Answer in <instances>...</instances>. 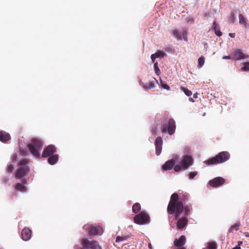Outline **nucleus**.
I'll return each instance as SVG.
<instances>
[{"instance_id": "41", "label": "nucleus", "mask_w": 249, "mask_h": 249, "mask_svg": "<svg viewBox=\"0 0 249 249\" xmlns=\"http://www.w3.org/2000/svg\"><path fill=\"white\" fill-rule=\"evenodd\" d=\"M185 34H186V33H185V32H184L183 33V39H184V40L187 41V36H186V35H185Z\"/></svg>"}, {"instance_id": "27", "label": "nucleus", "mask_w": 249, "mask_h": 249, "mask_svg": "<svg viewBox=\"0 0 249 249\" xmlns=\"http://www.w3.org/2000/svg\"><path fill=\"white\" fill-rule=\"evenodd\" d=\"M213 25L214 26V30L215 31V33L216 36H222V32L219 30V29H217L216 27V23L215 22L213 23Z\"/></svg>"}, {"instance_id": "16", "label": "nucleus", "mask_w": 249, "mask_h": 249, "mask_svg": "<svg viewBox=\"0 0 249 249\" xmlns=\"http://www.w3.org/2000/svg\"><path fill=\"white\" fill-rule=\"evenodd\" d=\"M175 161L174 159H171L165 162L162 166V168L164 170H171L174 166H175Z\"/></svg>"}, {"instance_id": "26", "label": "nucleus", "mask_w": 249, "mask_h": 249, "mask_svg": "<svg viewBox=\"0 0 249 249\" xmlns=\"http://www.w3.org/2000/svg\"><path fill=\"white\" fill-rule=\"evenodd\" d=\"M205 58L203 56H201L198 59V67L201 68L204 64Z\"/></svg>"}, {"instance_id": "2", "label": "nucleus", "mask_w": 249, "mask_h": 249, "mask_svg": "<svg viewBox=\"0 0 249 249\" xmlns=\"http://www.w3.org/2000/svg\"><path fill=\"white\" fill-rule=\"evenodd\" d=\"M44 145L43 141L38 138H33L31 142L27 144V148L31 154L36 158L40 157V151Z\"/></svg>"}, {"instance_id": "44", "label": "nucleus", "mask_w": 249, "mask_h": 249, "mask_svg": "<svg viewBox=\"0 0 249 249\" xmlns=\"http://www.w3.org/2000/svg\"><path fill=\"white\" fill-rule=\"evenodd\" d=\"M198 93L197 92L195 93L193 95V97L194 98H197Z\"/></svg>"}, {"instance_id": "21", "label": "nucleus", "mask_w": 249, "mask_h": 249, "mask_svg": "<svg viewBox=\"0 0 249 249\" xmlns=\"http://www.w3.org/2000/svg\"><path fill=\"white\" fill-rule=\"evenodd\" d=\"M155 81L158 82L157 80L155 78H153L152 81H149L145 84L144 87L147 89H151L154 88L155 87L154 83Z\"/></svg>"}, {"instance_id": "11", "label": "nucleus", "mask_w": 249, "mask_h": 249, "mask_svg": "<svg viewBox=\"0 0 249 249\" xmlns=\"http://www.w3.org/2000/svg\"><path fill=\"white\" fill-rule=\"evenodd\" d=\"M56 151V148L55 146L53 145L50 144L44 148L42 154V157L43 158H47L53 155V154Z\"/></svg>"}, {"instance_id": "1", "label": "nucleus", "mask_w": 249, "mask_h": 249, "mask_svg": "<svg viewBox=\"0 0 249 249\" xmlns=\"http://www.w3.org/2000/svg\"><path fill=\"white\" fill-rule=\"evenodd\" d=\"M179 194V196L177 193H174L171 195L167 208L168 213L169 214H175L176 219L179 218L183 211V201L187 200L189 197L188 194L186 192H182Z\"/></svg>"}, {"instance_id": "9", "label": "nucleus", "mask_w": 249, "mask_h": 249, "mask_svg": "<svg viewBox=\"0 0 249 249\" xmlns=\"http://www.w3.org/2000/svg\"><path fill=\"white\" fill-rule=\"evenodd\" d=\"M83 228L88 229L89 233L91 235H100L103 232V229L100 226L91 225L89 227L88 226L84 225Z\"/></svg>"}, {"instance_id": "8", "label": "nucleus", "mask_w": 249, "mask_h": 249, "mask_svg": "<svg viewBox=\"0 0 249 249\" xmlns=\"http://www.w3.org/2000/svg\"><path fill=\"white\" fill-rule=\"evenodd\" d=\"M81 244L85 249H101L98 243L94 240L89 241L87 238H83L81 240Z\"/></svg>"}, {"instance_id": "6", "label": "nucleus", "mask_w": 249, "mask_h": 249, "mask_svg": "<svg viewBox=\"0 0 249 249\" xmlns=\"http://www.w3.org/2000/svg\"><path fill=\"white\" fill-rule=\"evenodd\" d=\"M176 128V123L174 120L170 118L167 124L162 123L161 131L163 133H166L167 131L169 135H172L175 133Z\"/></svg>"}, {"instance_id": "10", "label": "nucleus", "mask_w": 249, "mask_h": 249, "mask_svg": "<svg viewBox=\"0 0 249 249\" xmlns=\"http://www.w3.org/2000/svg\"><path fill=\"white\" fill-rule=\"evenodd\" d=\"M225 179L222 177L215 178L209 181V185L211 187L216 188L223 185Z\"/></svg>"}, {"instance_id": "15", "label": "nucleus", "mask_w": 249, "mask_h": 249, "mask_svg": "<svg viewBox=\"0 0 249 249\" xmlns=\"http://www.w3.org/2000/svg\"><path fill=\"white\" fill-rule=\"evenodd\" d=\"M32 235V231L28 228H25L22 231L21 236L23 240L27 241L30 239Z\"/></svg>"}, {"instance_id": "5", "label": "nucleus", "mask_w": 249, "mask_h": 249, "mask_svg": "<svg viewBox=\"0 0 249 249\" xmlns=\"http://www.w3.org/2000/svg\"><path fill=\"white\" fill-rule=\"evenodd\" d=\"M194 162L192 156L186 155L183 157L180 162V165H176L174 169L175 172H179L182 168L184 170L187 169L190 166L193 165Z\"/></svg>"}, {"instance_id": "17", "label": "nucleus", "mask_w": 249, "mask_h": 249, "mask_svg": "<svg viewBox=\"0 0 249 249\" xmlns=\"http://www.w3.org/2000/svg\"><path fill=\"white\" fill-rule=\"evenodd\" d=\"M186 237L184 235H181L178 239H176L174 241V245L177 247H181L185 243Z\"/></svg>"}, {"instance_id": "24", "label": "nucleus", "mask_w": 249, "mask_h": 249, "mask_svg": "<svg viewBox=\"0 0 249 249\" xmlns=\"http://www.w3.org/2000/svg\"><path fill=\"white\" fill-rule=\"evenodd\" d=\"M172 35L177 38L178 40H181L182 39V36L178 30H174L172 31Z\"/></svg>"}, {"instance_id": "32", "label": "nucleus", "mask_w": 249, "mask_h": 249, "mask_svg": "<svg viewBox=\"0 0 249 249\" xmlns=\"http://www.w3.org/2000/svg\"><path fill=\"white\" fill-rule=\"evenodd\" d=\"M154 55H155L156 58H158L159 57H163L165 55V53L162 51H159L157 53H154Z\"/></svg>"}, {"instance_id": "39", "label": "nucleus", "mask_w": 249, "mask_h": 249, "mask_svg": "<svg viewBox=\"0 0 249 249\" xmlns=\"http://www.w3.org/2000/svg\"><path fill=\"white\" fill-rule=\"evenodd\" d=\"M151 60L153 62H155V59L157 58L155 55L154 54H152L151 56Z\"/></svg>"}, {"instance_id": "37", "label": "nucleus", "mask_w": 249, "mask_h": 249, "mask_svg": "<svg viewBox=\"0 0 249 249\" xmlns=\"http://www.w3.org/2000/svg\"><path fill=\"white\" fill-rule=\"evenodd\" d=\"M161 86L162 87L165 89L169 90L170 89V87L166 84H162Z\"/></svg>"}, {"instance_id": "4", "label": "nucleus", "mask_w": 249, "mask_h": 249, "mask_svg": "<svg viewBox=\"0 0 249 249\" xmlns=\"http://www.w3.org/2000/svg\"><path fill=\"white\" fill-rule=\"evenodd\" d=\"M28 163V161L27 159H23L20 161L18 164V168L15 173V176L16 178H21L28 174L30 168Z\"/></svg>"}, {"instance_id": "14", "label": "nucleus", "mask_w": 249, "mask_h": 249, "mask_svg": "<svg viewBox=\"0 0 249 249\" xmlns=\"http://www.w3.org/2000/svg\"><path fill=\"white\" fill-rule=\"evenodd\" d=\"M156 148V154L157 156H159L161 152L162 145V139L160 137H158L155 142Z\"/></svg>"}, {"instance_id": "36", "label": "nucleus", "mask_w": 249, "mask_h": 249, "mask_svg": "<svg viewBox=\"0 0 249 249\" xmlns=\"http://www.w3.org/2000/svg\"><path fill=\"white\" fill-rule=\"evenodd\" d=\"M14 166H13L12 164H10V165H9L8 166V167H7V171H8V172H13V171L14 170Z\"/></svg>"}, {"instance_id": "19", "label": "nucleus", "mask_w": 249, "mask_h": 249, "mask_svg": "<svg viewBox=\"0 0 249 249\" xmlns=\"http://www.w3.org/2000/svg\"><path fill=\"white\" fill-rule=\"evenodd\" d=\"M11 139L10 134L4 131H0V141L6 142Z\"/></svg>"}, {"instance_id": "38", "label": "nucleus", "mask_w": 249, "mask_h": 249, "mask_svg": "<svg viewBox=\"0 0 249 249\" xmlns=\"http://www.w3.org/2000/svg\"><path fill=\"white\" fill-rule=\"evenodd\" d=\"M223 59H232V53H231V55H228V56H224L222 58Z\"/></svg>"}, {"instance_id": "34", "label": "nucleus", "mask_w": 249, "mask_h": 249, "mask_svg": "<svg viewBox=\"0 0 249 249\" xmlns=\"http://www.w3.org/2000/svg\"><path fill=\"white\" fill-rule=\"evenodd\" d=\"M197 174V172L194 171V172H191L189 174V179H193L194 177L196 176Z\"/></svg>"}, {"instance_id": "20", "label": "nucleus", "mask_w": 249, "mask_h": 249, "mask_svg": "<svg viewBox=\"0 0 249 249\" xmlns=\"http://www.w3.org/2000/svg\"><path fill=\"white\" fill-rule=\"evenodd\" d=\"M48 157V162L51 165L54 164L58 160V155H53Z\"/></svg>"}, {"instance_id": "33", "label": "nucleus", "mask_w": 249, "mask_h": 249, "mask_svg": "<svg viewBox=\"0 0 249 249\" xmlns=\"http://www.w3.org/2000/svg\"><path fill=\"white\" fill-rule=\"evenodd\" d=\"M154 70H155V73L158 75H159L160 74V69L158 67V62H156V63H154Z\"/></svg>"}, {"instance_id": "25", "label": "nucleus", "mask_w": 249, "mask_h": 249, "mask_svg": "<svg viewBox=\"0 0 249 249\" xmlns=\"http://www.w3.org/2000/svg\"><path fill=\"white\" fill-rule=\"evenodd\" d=\"M129 238V237L127 235L123 236H118L116 237L115 241H116V242L118 243L120 242H122L124 241L127 240Z\"/></svg>"}, {"instance_id": "43", "label": "nucleus", "mask_w": 249, "mask_h": 249, "mask_svg": "<svg viewBox=\"0 0 249 249\" xmlns=\"http://www.w3.org/2000/svg\"><path fill=\"white\" fill-rule=\"evenodd\" d=\"M9 180V178H5L4 179V181H3V182L6 184L7 183V182H8V181Z\"/></svg>"}, {"instance_id": "40", "label": "nucleus", "mask_w": 249, "mask_h": 249, "mask_svg": "<svg viewBox=\"0 0 249 249\" xmlns=\"http://www.w3.org/2000/svg\"><path fill=\"white\" fill-rule=\"evenodd\" d=\"M231 17L230 19L231 22L233 23L234 22V15L233 14H231Z\"/></svg>"}, {"instance_id": "7", "label": "nucleus", "mask_w": 249, "mask_h": 249, "mask_svg": "<svg viewBox=\"0 0 249 249\" xmlns=\"http://www.w3.org/2000/svg\"><path fill=\"white\" fill-rule=\"evenodd\" d=\"M150 216L145 212H142L134 217V222L138 225H144L150 222Z\"/></svg>"}, {"instance_id": "47", "label": "nucleus", "mask_w": 249, "mask_h": 249, "mask_svg": "<svg viewBox=\"0 0 249 249\" xmlns=\"http://www.w3.org/2000/svg\"><path fill=\"white\" fill-rule=\"evenodd\" d=\"M189 101H190V102H195L194 100V99H193V98H192V97H190V98H189Z\"/></svg>"}, {"instance_id": "22", "label": "nucleus", "mask_w": 249, "mask_h": 249, "mask_svg": "<svg viewBox=\"0 0 249 249\" xmlns=\"http://www.w3.org/2000/svg\"><path fill=\"white\" fill-rule=\"evenodd\" d=\"M141 209V205L139 203H135L132 206V211L135 213H138Z\"/></svg>"}, {"instance_id": "12", "label": "nucleus", "mask_w": 249, "mask_h": 249, "mask_svg": "<svg viewBox=\"0 0 249 249\" xmlns=\"http://www.w3.org/2000/svg\"><path fill=\"white\" fill-rule=\"evenodd\" d=\"M248 55H246L242 51L237 49L232 52V59L234 60H238L245 58H248Z\"/></svg>"}, {"instance_id": "18", "label": "nucleus", "mask_w": 249, "mask_h": 249, "mask_svg": "<svg viewBox=\"0 0 249 249\" xmlns=\"http://www.w3.org/2000/svg\"><path fill=\"white\" fill-rule=\"evenodd\" d=\"M22 183H18L15 186V189L17 191L25 192L26 190V187L24 186V184L27 183L26 179H23L22 180Z\"/></svg>"}, {"instance_id": "42", "label": "nucleus", "mask_w": 249, "mask_h": 249, "mask_svg": "<svg viewBox=\"0 0 249 249\" xmlns=\"http://www.w3.org/2000/svg\"><path fill=\"white\" fill-rule=\"evenodd\" d=\"M229 36L232 38H234L235 36V33H230Z\"/></svg>"}, {"instance_id": "31", "label": "nucleus", "mask_w": 249, "mask_h": 249, "mask_svg": "<svg viewBox=\"0 0 249 249\" xmlns=\"http://www.w3.org/2000/svg\"><path fill=\"white\" fill-rule=\"evenodd\" d=\"M241 71H249V62H246L244 63V66Z\"/></svg>"}, {"instance_id": "3", "label": "nucleus", "mask_w": 249, "mask_h": 249, "mask_svg": "<svg viewBox=\"0 0 249 249\" xmlns=\"http://www.w3.org/2000/svg\"><path fill=\"white\" fill-rule=\"evenodd\" d=\"M230 158V154L228 152L222 151L215 157L205 160L204 163L208 165L217 164L226 162Z\"/></svg>"}, {"instance_id": "35", "label": "nucleus", "mask_w": 249, "mask_h": 249, "mask_svg": "<svg viewBox=\"0 0 249 249\" xmlns=\"http://www.w3.org/2000/svg\"><path fill=\"white\" fill-rule=\"evenodd\" d=\"M208 248L209 249H216V245L214 242H210L208 244Z\"/></svg>"}, {"instance_id": "29", "label": "nucleus", "mask_w": 249, "mask_h": 249, "mask_svg": "<svg viewBox=\"0 0 249 249\" xmlns=\"http://www.w3.org/2000/svg\"><path fill=\"white\" fill-rule=\"evenodd\" d=\"M181 90L188 96H190L192 94V92L186 88L181 87Z\"/></svg>"}, {"instance_id": "13", "label": "nucleus", "mask_w": 249, "mask_h": 249, "mask_svg": "<svg viewBox=\"0 0 249 249\" xmlns=\"http://www.w3.org/2000/svg\"><path fill=\"white\" fill-rule=\"evenodd\" d=\"M175 219L176 220L175 218ZM177 220H178L177 229L178 230L183 229L187 226L188 222V220L186 216H183L180 219L178 218Z\"/></svg>"}, {"instance_id": "28", "label": "nucleus", "mask_w": 249, "mask_h": 249, "mask_svg": "<svg viewBox=\"0 0 249 249\" xmlns=\"http://www.w3.org/2000/svg\"><path fill=\"white\" fill-rule=\"evenodd\" d=\"M192 210V207L191 205H187L184 206L183 210H184V214L186 215H187L189 214V213Z\"/></svg>"}, {"instance_id": "45", "label": "nucleus", "mask_w": 249, "mask_h": 249, "mask_svg": "<svg viewBox=\"0 0 249 249\" xmlns=\"http://www.w3.org/2000/svg\"><path fill=\"white\" fill-rule=\"evenodd\" d=\"M241 248L239 246H236L234 248H233L232 249H240Z\"/></svg>"}, {"instance_id": "23", "label": "nucleus", "mask_w": 249, "mask_h": 249, "mask_svg": "<svg viewBox=\"0 0 249 249\" xmlns=\"http://www.w3.org/2000/svg\"><path fill=\"white\" fill-rule=\"evenodd\" d=\"M239 22L240 24H243L245 26L246 25L247 21V18H245L242 14H239Z\"/></svg>"}, {"instance_id": "46", "label": "nucleus", "mask_w": 249, "mask_h": 249, "mask_svg": "<svg viewBox=\"0 0 249 249\" xmlns=\"http://www.w3.org/2000/svg\"><path fill=\"white\" fill-rule=\"evenodd\" d=\"M243 244V242L242 241H239L238 242V245L237 246H239V247H240V246Z\"/></svg>"}, {"instance_id": "30", "label": "nucleus", "mask_w": 249, "mask_h": 249, "mask_svg": "<svg viewBox=\"0 0 249 249\" xmlns=\"http://www.w3.org/2000/svg\"><path fill=\"white\" fill-rule=\"evenodd\" d=\"M240 225V222H238L232 226L229 229V231L231 232L233 230L237 231L239 229V227Z\"/></svg>"}, {"instance_id": "48", "label": "nucleus", "mask_w": 249, "mask_h": 249, "mask_svg": "<svg viewBox=\"0 0 249 249\" xmlns=\"http://www.w3.org/2000/svg\"><path fill=\"white\" fill-rule=\"evenodd\" d=\"M245 236L249 237V232H246L244 233Z\"/></svg>"}]
</instances>
